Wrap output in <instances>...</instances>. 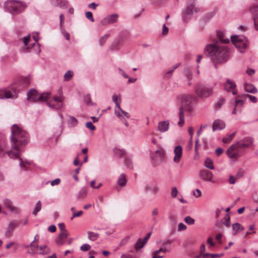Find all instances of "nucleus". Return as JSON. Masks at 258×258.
Instances as JSON below:
<instances>
[{
    "label": "nucleus",
    "mask_w": 258,
    "mask_h": 258,
    "mask_svg": "<svg viewBox=\"0 0 258 258\" xmlns=\"http://www.w3.org/2000/svg\"><path fill=\"white\" fill-rule=\"evenodd\" d=\"M253 21L255 28L258 31V13L254 15Z\"/></svg>",
    "instance_id": "nucleus-54"
},
{
    "label": "nucleus",
    "mask_w": 258,
    "mask_h": 258,
    "mask_svg": "<svg viewBox=\"0 0 258 258\" xmlns=\"http://www.w3.org/2000/svg\"><path fill=\"white\" fill-rule=\"evenodd\" d=\"M85 16H86V17L89 19L91 22H94V19L93 17V14L92 13V12H87L86 13H85Z\"/></svg>",
    "instance_id": "nucleus-48"
},
{
    "label": "nucleus",
    "mask_w": 258,
    "mask_h": 258,
    "mask_svg": "<svg viewBox=\"0 0 258 258\" xmlns=\"http://www.w3.org/2000/svg\"><path fill=\"white\" fill-rule=\"evenodd\" d=\"M109 36V34H106L99 39V43L100 46H102L106 42Z\"/></svg>",
    "instance_id": "nucleus-36"
},
{
    "label": "nucleus",
    "mask_w": 258,
    "mask_h": 258,
    "mask_svg": "<svg viewBox=\"0 0 258 258\" xmlns=\"http://www.w3.org/2000/svg\"><path fill=\"white\" fill-rule=\"evenodd\" d=\"M217 34L219 41H220L222 43L226 44L229 42L230 40L228 38H224V33L223 32L218 31L217 32Z\"/></svg>",
    "instance_id": "nucleus-26"
},
{
    "label": "nucleus",
    "mask_w": 258,
    "mask_h": 258,
    "mask_svg": "<svg viewBox=\"0 0 258 258\" xmlns=\"http://www.w3.org/2000/svg\"><path fill=\"white\" fill-rule=\"evenodd\" d=\"M173 162L175 163H178L182 157V148L180 145L176 146L174 148Z\"/></svg>",
    "instance_id": "nucleus-12"
},
{
    "label": "nucleus",
    "mask_w": 258,
    "mask_h": 258,
    "mask_svg": "<svg viewBox=\"0 0 258 258\" xmlns=\"http://www.w3.org/2000/svg\"><path fill=\"white\" fill-rule=\"evenodd\" d=\"M86 126L91 131H94L95 130V126L90 121L86 123Z\"/></svg>",
    "instance_id": "nucleus-61"
},
{
    "label": "nucleus",
    "mask_w": 258,
    "mask_h": 258,
    "mask_svg": "<svg viewBox=\"0 0 258 258\" xmlns=\"http://www.w3.org/2000/svg\"><path fill=\"white\" fill-rule=\"evenodd\" d=\"M186 229V226L182 223H180L178 226L179 231L185 230Z\"/></svg>",
    "instance_id": "nucleus-63"
},
{
    "label": "nucleus",
    "mask_w": 258,
    "mask_h": 258,
    "mask_svg": "<svg viewBox=\"0 0 258 258\" xmlns=\"http://www.w3.org/2000/svg\"><path fill=\"white\" fill-rule=\"evenodd\" d=\"M60 182V180L59 178H55L54 180L50 181V184L52 186H54L55 185H58ZM50 182V181L46 182V184Z\"/></svg>",
    "instance_id": "nucleus-56"
},
{
    "label": "nucleus",
    "mask_w": 258,
    "mask_h": 258,
    "mask_svg": "<svg viewBox=\"0 0 258 258\" xmlns=\"http://www.w3.org/2000/svg\"><path fill=\"white\" fill-rule=\"evenodd\" d=\"M90 185L93 188H99L101 185L102 183L100 182H97L96 180H93L90 182Z\"/></svg>",
    "instance_id": "nucleus-35"
},
{
    "label": "nucleus",
    "mask_w": 258,
    "mask_h": 258,
    "mask_svg": "<svg viewBox=\"0 0 258 258\" xmlns=\"http://www.w3.org/2000/svg\"><path fill=\"white\" fill-rule=\"evenodd\" d=\"M201 174L203 177H204V176H206V177H211L212 176L211 172L208 170L202 171Z\"/></svg>",
    "instance_id": "nucleus-58"
},
{
    "label": "nucleus",
    "mask_w": 258,
    "mask_h": 258,
    "mask_svg": "<svg viewBox=\"0 0 258 258\" xmlns=\"http://www.w3.org/2000/svg\"><path fill=\"white\" fill-rule=\"evenodd\" d=\"M112 100L115 104L114 109H119V108H120V104L121 103L120 95L113 94L112 96Z\"/></svg>",
    "instance_id": "nucleus-24"
},
{
    "label": "nucleus",
    "mask_w": 258,
    "mask_h": 258,
    "mask_svg": "<svg viewBox=\"0 0 258 258\" xmlns=\"http://www.w3.org/2000/svg\"><path fill=\"white\" fill-rule=\"evenodd\" d=\"M195 92L200 98H207L213 94V87L198 83L195 86Z\"/></svg>",
    "instance_id": "nucleus-4"
},
{
    "label": "nucleus",
    "mask_w": 258,
    "mask_h": 258,
    "mask_svg": "<svg viewBox=\"0 0 258 258\" xmlns=\"http://www.w3.org/2000/svg\"><path fill=\"white\" fill-rule=\"evenodd\" d=\"M4 204L6 208H7L10 211L18 213L20 209L17 207L13 206L12 201L9 199H5L4 200Z\"/></svg>",
    "instance_id": "nucleus-19"
},
{
    "label": "nucleus",
    "mask_w": 258,
    "mask_h": 258,
    "mask_svg": "<svg viewBox=\"0 0 258 258\" xmlns=\"http://www.w3.org/2000/svg\"><path fill=\"white\" fill-rule=\"evenodd\" d=\"M158 214V209L157 208H154L152 212V215L153 216L152 220L154 222H156V216Z\"/></svg>",
    "instance_id": "nucleus-49"
},
{
    "label": "nucleus",
    "mask_w": 258,
    "mask_h": 258,
    "mask_svg": "<svg viewBox=\"0 0 258 258\" xmlns=\"http://www.w3.org/2000/svg\"><path fill=\"white\" fill-rule=\"evenodd\" d=\"M41 209V203L40 201H38L35 206V208L33 210L32 214L36 216L38 212H39Z\"/></svg>",
    "instance_id": "nucleus-32"
},
{
    "label": "nucleus",
    "mask_w": 258,
    "mask_h": 258,
    "mask_svg": "<svg viewBox=\"0 0 258 258\" xmlns=\"http://www.w3.org/2000/svg\"><path fill=\"white\" fill-rule=\"evenodd\" d=\"M124 164L128 168H131L132 166V161L130 158H125L124 160Z\"/></svg>",
    "instance_id": "nucleus-55"
},
{
    "label": "nucleus",
    "mask_w": 258,
    "mask_h": 258,
    "mask_svg": "<svg viewBox=\"0 0 258 258\" xmlns=\"http://www.w3.org/2000/svg\"><path fill=\"white\" fill-rule=\"evenodd\" d=\"M126 183V178H118L117 180V183L120 186H123L125 185Z\"/></svg>",
    "instance_id": "nucleus-47"
},
{
    "label": "nucleus",
    "mask_w": 258,
    "mask_h": 258,
    "mask_svg": "<svg viewBox=\"0 0 258 258\" xmlns=\"http://www.w3.org/2000/svg\"><path fill=\"white\" fill-rule=\"evenodd\" d=\"M69 235L68 232H60L55 238V242L58 245H61L64 243L65 239Z\"/></svg>",
    "instance_id": "nucleus-16"
},
{
    "label": "nucleus",
    "mask_w": 258,
    "mask_h": 258,
    "mask_svg": "<svg viewBox=\"0 0 258 258\" xmlns=\"http://www.w3.org/2000/svg\"><path fill=\"white\" fill-rule=\"evenodd\" d=\"M68 2L66 0H62V2L57 6L61 9H66L68 8Z\"/></svg>",
    "instance_id": "nucleus-46"
},
{
    "label": "nucleus",
    "mask_w": 258,
    "mask_h": 258,
    "mask_svg": "<svg viewBox=\"0 0 258 258\" xmlns=\"http://www.w3.org/2000/svg\"><path fill=\"white\" fill-rule=\"evenodd\" d=\"M145 189L147 191H152L154 193H157L159 191L158 187L155 185H150L149 184H147Z\"/></svg>",
    "instance_id": "nucleus-29"
},
{
    "label": "nucleus",
    "mask_w": 258,
    "mask_h": 258,
    "mask_svg": "<svg viewBox=\"0 0 258 258\" xmlns=\"http://www.w3.org/2000/svg\"><path fill=\"white\" fill-rule=\"evenodd\" d=\"M205 165L208 168L210 169H213L214 168V166L213 164V162L212 160L210 158H207L205 161Z\"/></svg>",
    "instance_id": "nucleus-37"
},
{
    "label": "nucleus",
    "mask_w": 258,
    "mask_h": 258,
    "mask_svg": "<svg viewBox=\"0 0 258 258\" xmlns=\"http://www.w3.org/2000/svg\"><path fill=\"white\" fill-rule=\"evenodd\" d=\"M244 89L247 93L255 94L258 92V90L256 87L250 83H245L244 84Z\"/></svg>",
    "instance_id": "nucleus-20"
},
{
    "label": "nucleus",
    "mask_w": 258,
    "mask_h": 258,
    "mask_svg": "<svg viewBox=\"0 0 258 258\" xmlns=\"http://www.w3.org/2000/svg\"><path fill=\"white\" fill-rule=\"evenodd\" d=\"M236 132L230 134L227 138H224L222 139V142L224 143H227L231 141L235 136Z\"/></svg>",
    "instance_id": "nucleus-39"
},
{
    "label": "nucleus",
    "mask_w": 258,
    "mask_h": 258,
    "mask_svg": "<svg viewBox=\"0 0 258 258\" xmlns=\"http://www.w3.org/2000/svg\"><path fill=\"white\" fill-rule=\"evenodd\" d=\"M206 55L211 57L214 63H222L228 59V50L226 46H220L215 44L207 45L205 48Z\"/></svg>",
    "instance_id": "nucleus-2"
},
{
    "label": "nucleus",
    "mask_w": 258,
    "mask_h": 258,
    "mask_svg": "<svg viewBox=\"0 0 258 258\" xmlns=\"http://www.w3.org/2000/svg\"><path fill=\"white\" fill-rule=\"evenodd\" d=\"M241 228V225L238 223H235L232 224V229L235 232L233 233V235L236 234V232L239 230Z\"/></svg>",
    "instance_id": "nucleus-44"
},
{
    "label": "nucleus",
    "mask_w": 258,
    "mask_h": 258,
    "mask_svg": "<svg viewBox=\"0 0 258 258\" xmlns=\"http://www.w3.org/2000/svg\"><path fill=\"white\" fill-rule=\"evenodd\" d=\"M184 74L187 79L188 85H190L192 79V72L191 68L189 67L185 68L184 71Z\"/></svg>",
    "instance_id": "nucleus-21"
},
{
    "label": "nucleus",
    "mask_w": 258,
    "mask_h": 258,
    "mask_svg": "<svg viewBox=\"0 0 258 258\" xmlns=\"http://www.w3.org/2000/svg\"><path fill=\"white\" fill-rule=\"evenodd\" d=\"M85 100L88 105H93V103L91 101V96L90 94H88L85 96Z\"/></svg>",
    "instance_id": "nucleus-52"
},
{
    "label": "nucleus",
    "mask_w": 258,
    "mask_h": 258,
    "mask_svg": "<svg viewBox=\"0 0 258 258\" xmlns=\"http://www.w3.org/2000/svg\"><path fill=\"white\" fill-rule=\"evenodd\" d=\"M232 43L241 53H244L249 45L247 38L243 35H235L231 37Z\"/></svg>",
    "instance_id": "nucleus-5"
},
{
    "label": "nucleus",
    "mask_w": 258,
    "mask_h": 258,
    "mask_svg": "<svg viewBox=\"0 0 258 258\" xmlns=\"http://www.w3.org/2000/svg\"><path fill=\"white\" fill-rule=\"evenodd\" d=\"M17 98V96L14 95L11 92L8 90H4L3 91L0 92V99H3L4 98Z\"/></svg>",
    "instance_id": "nucleus-22"
},
{
    "label": "nucleus",
    "mask_w": 258,
    "mask_h": 258,
    "mask_svg": "<svg viewBox=\"0 0 258 258\" xmlns=\"http://www.w3.org/2000/svg\"><path fill=\"white\" fill-rule=\"evenodd\" d=\"M240 144L238 142L235 144L232 145L227 150L226 153L229 158L232 159H237L242 154L240 151Z\"/></svg>",
    "instance_id": "nucleus-7"
},
{
    "label": "nucleus",
    "mask_w": 258,
    "mask_h": 258,
    "mask_svg": "<svg viewBox=\"0 0 258 258\" xmlns=\"http://www.w3.org/2000/svg\"><path fill=\"white\" fill-rule=\"evenodd\" d=\"M113 152L117 156H122L125 154V151L124 149L115 148L113 150Z\"/></svg>",
    "instance_id": "nucleus-34"
},
{
    "label": "nucleus",
    "mask_w": 258,
    "mask_h": 258,
    "mask_svg": "<svg viewBox=\"0 0 258 258\" xmlns=\"http://www.w3.org/2000/svg\"><path fill=\"white\" fill-rule=\"evenodd\" d=\"M39 249L41 250V251L39 252L40 254L46 255L48 254L50 251L49 248L46 245L40 246Z\"/></svg>",
    "instance_id": "nucleus-28"
},
{
    "label": "nucleus",
    "mask_w": 258,
    "mask_h": 258,
    "mask_svg": "<svg viewBox=\"0 0 258 258\" xmlns=\"http://www.w3.org/2000/svg\"><path fill=\"white\" fill-rule=\"evenodd\" d=\"M118 15L117 14H113L107 16L101 21V25L103 26L112 24L116 23L118 18Z\"/></svg>",
    "instance_id": "nucleus-10"
},
{
    "label": "nucleus",
    "mask_w": 258,
    "mask_h": 258,
    "mask_svg": "<svg viewBox=\"0 0 258 258\" xmlns=\"http://www.w3.org/2000/svg\"><path fill=\"white\" fill-rule=\"evenodd\" d=\"M215 13L216 12L214 11L207 13L205 16V19L206 20L211 19L215 15Z\"/></svg>",
    "instance_id": "nucleus-53"
},
{
    "label": "nucleus",
    "mask_w": 258,
    "mask_h": 258,
    "mask_svg": "<svg viewBox=\"0 0 258 258\" xmlns=\"http://www.w3.org/2000/svg\"><path fill=\"white\" fill-rule=\"evenodd\" d=\"M58 226V227H59L60 230L61 231L60 232H68L67 230L66 229L65 225L64 223H59Z\"/></svg>",
    "instance_id": "nucleus-59"
},
{
    "label": "nucleus",
    "mask_w": 258,
    "mask_h": 258,
    "mask_svg": "<svg viewBox=\"0 0 258 258\" xmlns=\"http://www.w3.org/2000/svg\"><path fill=\"white\" fill-rule=\"evenodd\" d=\"M250 11L252 13L258 11V5H255L251 6L250 8Z\"/></svg>",
    "instance_id": "nucleus-64"
},
{
    "label": "nucleus",
    "mask_w": 258,
    "mask_h": 258,
    "mask_svg": "<svg viewBox=\"0 0 258 258\" xmlns=\"http://www.w3.org/2000/svg\"><path fill=\"white\" fill-rule=\"evenodd\" d=\"M53 100L57 102L58 105L57 108H61L62 107V97L61 96H54L53 97Z\"/></svg>",
    "instance_id": "nucleus-33"
},
{
    "label": "nucleus",
    "mask_w": 258,
    "mask_h": 258,
    "mask_svg": "<svg viewBox=\"0 0 258 258\" xmlns=\"http://www.w3.org/2000/svg\"><path fill=\"white\" fill-rule=\"evenodd\" d=\"M169 127V121L168 120L161 121L158 124V128L160 132L164 133L167 131Z\"/></svg>",
    "instance_id": "nucleus-17"
},
{
    "label": "nucleus",
    "mask_w": 258,
    "mask_h": 258,
    "mask_svg": "<svg viewBox=\"0 0 258 258\" xmlns=\"http://www.w3.org/2000/svg\"><path fill=\"white\" fill-rule=\"evenodd\" d=\"M11 143L12 149L7 151L8 156L14 159H19V165L21 168L27 170L32 164V161L20 158V146L26 145L29 142V135L18 124H14L11 127Z\"/></svg>",
    "instance_id": "nucleus-1"
},
{
    "label": "nucleus",
    "mask_w": 258,
    "mask_h": 258,
    "mask_svg": "<svg viewBox=\"0 0 258 258\" xmlns=\"http://www.w3.org/2000/svg\"><path fill=\"white\" fill-rule=\"evenodd\" d=\"M230 216L228 214L226 215L225 217L223 219V224L227 227L230 226Z\"/></svg>",
    "instance_id": "nucleus-41"
},
{
    "label": "nucleus",
    "mask_w": 258,
    "mask_h": 258,
    "mask_svg": "<svg viewBox=\"0 0 258 258\" xmlns=\"http://www.w3.org/2000/svg\"><path fill=\"white\" fill-rule=\"evenodd\" d=\"M244 175V170L240 168L237 172L236 176L237 177H241Z\"/></svg>",
    "instance_id": "nucleus-62"
},
{
    "label": "nucleus",
    "mask_w": 258,
    "mask_h": 258,
    "mask_svg": "<svg viewBox=\"0 0 258 258\" xmlns=\"http://www.w3.org/2000/svg\"><path fill=\"white\" fill-rule=\"evenodd\" d=\"M36 240V236L35 237L34 240L32 241L30 244L26 245L24 246L25 248H28L27 252L31 254H34L35 252V251L33 248L30 249V247H33L34 248H36L38 247V244L37 243H34V241Z\"/></svg>",
    "instance_id": "nucleus-23"
},
{
    "label": "nucleus",
    "mask_w": 258,
    "mask_h": 258,
    "mask_svg": "<svg viewBox=\"0 0 258 258\" xmlns=\"http://www.w3.org/2000/svg\"><path fill=\"white\" fill-rule=\"evenodd\" d=\"M61 29V33L63 35V36H64V37L66 38V39L67 40H70V34L68 32H66L64 29H63L62 28H60Z\"/></svg>",
    "instance_id": "nucleus-60"
},
{
    "label": "nucleus",
    "mask_w": 258,
    "mask_h": 258,
    "mask_svg": "<svg viewBox=\"0 0 258 258\" xmlns=\"http://www.w3.org/2000/svg\"><path fill=\"white\" fill-rule=\"evenodd\" d=\"M142 242H143V239L140 238L139 239L137 242L136 243L135 245V249L138 251L139 250H140V249H141L142 247H140V246H141L142 243Z\"/></svg>",
    "instance_id": "nucleus-45"
},
{
    "label": "nucleus",
    "mask_w": 258,
    "mask_h": 258,
    "mask_svg": "<svg viewBox=\"0 0 258 258\" xmlns=\"http://www.w3.org/2000/svg\"><path fill=\"white\" fill-rule=\"evenodd\" d=\"M238 142L240 144V147L241 149L249 148L253 143V139L247 137L243 138L239 141H238Z\"/></svg>",
    "instance_id": "nucleus-14"
},
{
    "label": "nucleus",
    "mask_w": 258,
    "mask_h": 258,
    "mask_svg": "<svg viewBox=\"0 0 258 258\" xmlns=\"http://www.w3.org/2000/svg\"><path fill=\"white\" fill-rule=\"evenodd\" d=\"M90 248L91 246L88 244H84L80 247V249L83 251H88L90 249Z\"/></svg>",
    "instance_id": "nucleus-50"
},
{
    "label": "nucleus",
    "mask_w": 258,
    "mask_h": 258,
    "mask_svg": "<svg viewBox=\"0 0 258 258\" xmlns=\"http://www.w3.org/2000/svg\"><path fill=\"white\" fill-rule=\"evenodd\" d=\"M199 11V9L195 6L194 3L187 5L182 13L183 21L184 22H187L194 13H197Z\"/></svg>",
    "instance_id": "nucleus-8"
},
{
    "label": "nucleus",
    "mask_w": 258,
    "mask_h": 258,
    "mask_svg": "<svg viewBox=\"0 0 258 258\" xmlns=\"http://www.w3.org/2000/svg\"><path fill=\"white\" fill-rule=\"evenodd\" d=\"M50 92H47L39 94L35 89H31L27 93V99L34 102H44L50 97Z\"/></svg>",
    "instance_id": "nucleus-6"
},
{
    "label": "nucleus",
    "mask_w": 258,
    "mask_h": 258,
    "mask_svg": "<svg viewBox=\"0 0 258 258\" xmlns=\"http://www.w3.org/2000/svg\"><path fill=\"white\" fill-rule=\"evenodd\" d=\"M87 195V192L86 188L83 187L79 191L78 194V198L82 199L85 198Z\"/></svg>",
    "instance_id": "nucleus-38"
},
{
    "label": "nucleus",
    "mask_w": 258,
    "mask_h": 258,
    "mask_svg": "<svg viewBox=\"0 0 258 258\" xmlns=\"http://www.w3.org/2000/svg\"><path fill=\"white\" fill-rule=\"evenodd\" d=\"M156 155L153 158V163L155 165L160 164L164 158L165 153L162 149L157 150L155 151Z\"/></svg>",
    "instance_id": "nucleus-11"
},
{
    "label": "nucleus",
    "mask_w": 258,
    "mask_h": 258,
    "mask_svg": "<svg viewBox=\"0 0 258 258\" xmlns=\"http://www.w3.org/2000/svg\"><path fill=\"white\" fill-rule=\"evenodd\" d=\"M78 124V120L76 118L73 116H70L69 117V119L68 121V124L70 127H73L76 126Z\"/></svg>",
    "instance_id": "nucleus-27"
},
{
    "label": "nucleus",
    "mask_w": 258,
    "mask_h": 258,
    "mask_svg": "<svg viewBox=\"0 0 258 258\" xmlns=\"http://www.w3.org/2000/svg\"><path fill=\"white\" fill-rule=\"evenodd\" d=\"M224 102L225 99L224 98H220L215 104V108L217 109L220 108L224 104Z\"/></svg>",
    "instance_id": "nucleus-43"
},
{
    "label": "nucleus",
    "mask_w": 258,
    "mask_h": 258,
    "mask_svg": "<svg viewBox=\"0 0 258 258\" xmlns=\"http://www.w3.org/2000/svg\"><path fill=\"white\" fill-rule=\"evenodd\" d=\"M114 113L121 120L129 118L131 117L130 114L127 112L123 110L121 108L114 109Z\"/></svg>",
    "instance_id": "nucleus-15"
},
{
    "label": "nucleus",
    "mask_w": 258,
    "mask_h": 258,
    "mask_svg": "<svg viewBox=\"0 0 258 258\" xmlns=\"http://www.w3.org/2000/svg\"><path fill=\"white\" fill-rule=\"evenodd\" d=\"M168 28L164 24L162 27V34L164 36L166 35L168 33Z\"/></svg>",
    "instance_id": "nucleus-57"
},
{
    "label": "nucleus",
    "mask_w": 258,
    "mask_h": 258,
    "mask_svg": "<svg viewBox=\"0 0 258 258\" xmlns=\"http://www.w3.org/2000/svg\"><path fill=\"white\" fill-rule=\"evenodd\" d=\"M74 75V73L71 70L68 71L64 75L63 80L65 81L70 80Z\"/></svg>",
    "instance_id": "nucleus-31"
},
{
    "label": "nucleus",
    "mask_w": 258,
    "mask_h": 258,
    "mask_svg": "<svg viewBox=\"0 0 258 258\" xmlns=\"http://www.w3.org/2000/svg\"><path fill=\"white\" fill-rule=\"evenodd\" d=\"M151 235V232H149L146 235V236L145 237L144 239L143 240L141 246H140V247H143L146 245V244L148 240L150 238Z\"/></svg>",
    "instance_id": "nucleus-42"
},
{
    "label": "nucleus",
    "mask_w": 258,
    "mask_h": 258,
    "mask_svg": "<svg viewBox=\"0 0 258 258\" xmlns=\"http://www.w3.org/2000/svg\"><path fill=\"white\" fill-rule=\"evenodd\" d=\"M184 110V108L182 106L180 107L179 109L178 115H179V120L178 122V125L180 127L182 126L184 123V113H183Z\"/></svg>",
    "instance_id": "nucleus-25"
},
{
    "label": "nucleus",
    "mask_w": 258,
    "mask_h": 258,
    "mask_svg": "<svg viewBox=\"0 0 258 258\" xmlns=\"http://www.w3.org/2000/svg\"><path fill=\"white\" fill-rule=\"evenodd\" d=\"M27 7V5L21 1L10 0L5 4V9L12 14H17L23 12Z\"/></svg>",
    "instance_id": "nucleus-3"
},
{
    "label": "nucleus",
    "mask_w": 258,
    "mask_h": 258,
    "mask_svg": "<svg viewBox=\"0 0 258 258\" xmlns=\"http://www.w3.org/2000/svg\"><path fill=\"white\" fill-rule=\"evenodd\" d=\"M99 237V234L97 233L89 231L88 232V238L92 241H95Z\"/></svg>",
    "instance_id": "nucleus-30"
},
{
    "label": "nucleus",
    "mask_w": 258,
    "mask_h": 258,
    "mask_svg": "<svg viewBox=\"0 0 258 258\" xmlns=\"http://www.w3.org/2000/svg\"><path fill=\"white\" fill-rule=\"evenodd\" d=\"M195 99V98L191 95L186 94L182 96L181 101L186 109L188 111L191 110V104Z\"/></svg>",
    "instance_id": "nucleus-9"
},
{
    "label": "nucleus",
    "mask_w": 258,
    "mask_h": 258,
    "mask_svg": "<svg viewBox=\"0 0 258 258\" xmlns=\"http://www.w3.org/2000/svg\"><path fill=\"white\" fill-rule=\"evenodd\" d=\"M225 127V124L222 120H215L213 123V131L221 130Z\"/></svg>",
    "instance_id": "nucleus-18"
},
{
    "label": "nucleus",
    "mask_w": 258,
    "mask_h": 258,
    "mask_svg": "<svg viewBox=\"0 0 258 258\" xmlns=\"http://www.w3.org/2000/svg\"><path fill=\"white\" fill-rule=\"evenodd\" d=\"M185 222L188 225H192L195 223V219L189 216H187L184 218Z\"/></svg>",
    "instance_id": "nucleus-40"
},
{
    "label": "nucleus",
    "mask_w": 258,
    "mask_h": 258,
    "mask_svg": "<svg viewBox=\"0 0 258 258\" xmlns=\"http://www.w3.org/2000/svg\"><path fill=\"white\" fill-rule=\"evenodd\" d=\"M224 89L227 92L232 91L233 95L237 94V91L235 89L236 85L235 83L230 79H227L224 84Z\"/></svg>",
    "instance_id": "nucleus-13"
},
{
    "label": "nucleus",
    "mask_w": 258,
    "mask_h": 258,
    "mask_svg": "<svg viewBox=\"0 0 258 258\" xmlns=\"http://www.w3.org/2000/svg\"><path fill=\"white\" fill-rule=\"evenodd\" d=\"M177 194H178V190H177V188L176 187H173L171 189V196L172 197V198H175L177 196Z\"/></svg>",
    "instance_id": "nucleus-51"
}]
</instances>
